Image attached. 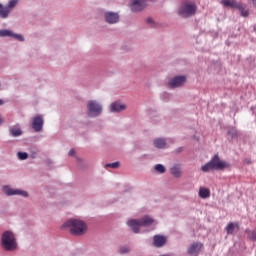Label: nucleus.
<instances>
[{"mask_svg": "<svg viewBox=\"0 0 256 256\" xmlns=\"http://www.w3.org/2000/svg\"><path fill=\"white\" fill-rule=\"evenodd\" d=\"M197 9L198 7L195 1L185 0L179 5L177 13L182 19H189L190 17L197 15Z\"/></svg>", "mask_w": 256, "mask_h": 256, "instance_id": "1", "label": "nucleus"}, {"mask_svg": "<svg viewBox=\"0 0 256 256\" xmlns=\"http://www.w3.org/2000/svg\"><path fill=\"white\" fill-rule=\"evenodd\" d=\"M63 227H69L71 235H76L77 237L87 233V224L82 220L70 219L64 223Z\"/></svg>", "mask_w": 256, "mask_h": 256, "instance_id": "2", "label": "nucleus"}, {"mask_svg": "<svg viewBox=\"0 0 256 256\" xmlns=\"http://www.w3.org/2000/svg\"><path fill=\"white\" fill-rule=\"evenodd\" d=\"M2 247L5 251H15L17 249V238L11 231H5L2 234Z\"/></svg>", "mask_w": 256, "mask_h": 256, "instance_id": "3", "label": "nucleus"}, {"mask_svg": "<svg viewBox=\"0 0 256 256\" xmlns=\"http://www.w3.org/2000/svg\"><path fill=\"white\" fill-rule=\"evenodd\" d=\"M155 223V220L149 216H144L140 220H129L127 222L128 227H131L134 233H139V228L149 227Z\"/></svg>", "mask_w": 256, "mask_h": 256, "instance_id": "4", "label": "nucleus"}, {"mask_svg": "<svg viewBox=\"0 0 256 256\" xmlns=\"http://www.w3.org/2000/svg\"><path fill=\"white\" fill-rule=\"evenodd\" d=\"M88 115L98 117L103 112V107L95 100H91L87 104Z\"/></svg>", "mask_w": 256, "mask_h": 256, "instance_id": "5", "label": "nucleus"}, {"mask_svg": "<svg viewBox=\"0 0 256 256\" xmlns=\"http://www.w3.org/2000/svg\"><path fill=\"white\" fill-rule=\"evenodd\" d=\"M186 81H187V77L185 75L175 76L169 80L168 85L172 89H177L179 87H183Z\"/></svg>", "mask_w": 256, "mask_h": 256, "instance_id": "6", "label": "nucleus"}, {"mask_svg": "<svg viewBox=\"0 0 256 256\" xmlns=\"http://www.w3.org/2000/svg\"><path fill=\"white\" fill-rule=\"evenodd\" d=\"M210 163H212L214 171H221V169H225V167H227V162L221 160V158H219V154H215L210 160Z\"/></svg>", "mask_w": 256, "mask_h": 256, "instance_id": "7", "label": "nucleus"}, {"mask_svg": "<svg viewBox=\"0 0 256 256\" xmlns=\"http://www.w3.org/2000/svg\"><path fill=\"white\" fill-rule=\"evenodd\" d=\"M147 7V1L145 0H133L130 9L133 13H139L140 11H143Z\"/></svg>", "mask_w": 256, "mask_h": 256, "instance_id": "8", "label": "nucleus"}, {"mask_svg": "<svg viewBox=\"0 0 256 256\" xmlns=\"http://www.w3.org/2000/svg\"><path fill=\"white\" fill-rule=\"evenodd\" d=\"M3 191L8 196H11V195H21L22 197H28L29 196V194H27L26 191L19 190V189H13V188H10L9 186H4Z\"/></svg>", "mask_w": 256, "mask_h": 256, "instance_id": "9", "label": "nucleus"}, {"mask_svg": "<svg viewBox=\"0 0 256 256\" xmlns=\"http://www.w3.org/2000/svg\"><path fill=\"white\" fill-rule=\"evenodd\" d=\"M201 249H203V244L201 242H194L188 247L187 253L189 255H199Z\"/></svg>", "mask_w": 256, "mask_h": 256, "instance_id": "10", "label": "nucleus"}, {"mask_svg": "<svg viewBox=\"0 0 256 256\" xmlns=\"http://www.w3.org/2000/svg\"><path fill=\"white\" fill-rule=\"evenodd\" d=\"M43 117L42 116H36L32 121V129L36 131V133H39L43 131Z\"/></svg>", "mask_w": 256, "mask_h": 256, "instance_id": "11", "label": "nucleus"}, {"mask_svg": "<svg viewBox=\"0 0 256 256\" xmlns=\"http://www.w3.org/2000/svg\"><path fill=\"white\" fill-rule=\"evenodd\" d=\"M170 173L175 179H181L183 175V168H181V164H174L170 167Z\"/></svg>", "mask_w": 256, "mask_h": 256, "instance_id": "12", "label": "nucleus"}, {"mask_svg": "<svg viewBox=\"0 0 256 256\" xmlns=\"http://www.w3.org/2000/svg\"><path fill=\"white\" fill-rule=\"evenodd\" d=\"M0 37H14V39H17L18 41H24L23 35L21 34H14L10 30H0Z\"/></svg>", "mask_w": 256, "mask_h": 256, "instance_id": "13", "label": "nucleus"}, {"mask_svg": "<svg viewBox=\"0 0 256 256\" xmlns=\"http://www.w3.org/2000/svg\"><path fill=\"white\" fill-rule=\"evenodd\" d=\"M105 19L107 23L114 24L119 22V14L115 12H107L105 14Z\"/></svg>", "mask_w": 256, "mask_h": 256, "instance_id": "14", "label": "nucleus"}, {"mask_svg": "<svg viewBox=\"0 0 256 256\" xmlns=\"http://www.w3.org/2000/svg\"><path fill=\"white\" fill-rule=\"evenodd\" d=\"M224 7H231L232 9H241V3L235 0H221Z\"/></svg>", "mask_w": 256, "mask_h": 256, "instance_id": "15", "label": "nucleus"}, {"mask_svg": "<svg viewBox=\"0 0 256 256\" xmlns=\"http://www.w3.org/2000/svg\"><path fill=\"white\" fill-rule=\"evenodd\" d=\"M198 197H200V199H209V197H211V190L207 187H200Z\"/></svg>", "mask_w": 256, "mask_h": 256, "instance_id": "16", "label": "nucleus"}, {"mask_svg": "<svg viewBox=\"0 0 256 256\" xmlns=\"http://www.w3.org/2000/svg\"><path fill=\"white\" fill-rule=\"evenodd\" d=\"M126 106L125 104H121L119 102H114L110 106V111L112 113H119V111H125Z\"/></svg>", "mask_w": 256, "mask_h": 256, "instance_id": "17", "label": "nucleus"}, {"mask_svg": "<svg viewBox=\"0 0 256 256\" xmlns=\"http://www.w3.org/2000/svg\"><path fill=\"white\" fill-rule=\"evenodd\" d=\"M9 8H7V6H3L1 3H0V18L1 19H7V17H9Z\"/></svg>", "mask_w": 256, "mask_h": 256, "instance_id": "18", "label": "nucleus"}, {"mask_svg": "<svg viewBox=\"0 0 256 256\" xmlns=\"http://www.w3.org/2000/svg\"><path fill=\"white\" fill-rule=\"evenodd\" d=\"M201 171H203V173H209V171H215V168H213V164L211 161H209L208 163L202 165Z\"/></svg>", "mask_w": 256, "mask_h": 256, "instance_id": "19", "label": "nucleus"}, {"mask_svg": "<svg viewBox=\"0 0 256 256\" xmlns=\"http://www.w3.org/2000/svg\"><path fill=\"white\" fill-rule=\"evenodd\" d=\"M235 227H237V224L230 222L227 226H226V232L227 235H233V231H235Z\"/></svg>", "mask_w": 256, "mask_h": 256, "instance_id": "20", "label": "nucleus"}, {"mask_svg": "<svg viewBox=\"0 0 256 256\" xmlns=\"http://www.w3.org/2000/svg\"><path fill=\"white\" fill-rule=\"evenodd\" d=\"M9 131L12 137H19L23 134V132L19 128H10Z\"/></svg>", "mask_w": 256, "mask_h": 256, "instance_id": "21", "label": "nucleus"}, {"mask_svg": "<svg viewBox=\"0 0 256 256\" xmlns=\"http://www.w3.org/2000/svg\"><path fill=\"white\" fill-rule=\"evenodd\" d=\"M18 3H19V0H10L8 2V5L6 7L7 9H9V13H11V9H15V7H17Z\"/></svg>", "mask_w": 256, "mask_h": 256, "instance_id": "22", "label": "nucleus"}, {"mask_svg": "<svg viewBox=\"0 0 256 256\" xmlns=\"http://www.w3.org/2000/svg\"><path fill=\"white\" fill-rule=\"evenodd\" d=\"M17 157L18 159H20V161H25V159L29 158V154H27L26 152H18Z\"/></svg>", "mask_w": 256, "mask_h": 256, "instance_id": "23", "label": "nucleus"}, {"mask_svg": "<svg viewBox=\"0 0 256 256\" xmlns=\"http://www.w3.org/2000/svg\"><path fill=\"white\" fill-rule=\"evenodd\" d=\"M240 12L242 17H249V10H245V6L241 4V8H237Z\"/></svg>", "mask_w": 256, "mask_h": 256, "instance_id": "24", "label": "nucleus"}, {"mask_svg": "<svg viewBox=\"0 0 256 256\" xmlns=\"http://www.w3.org/2000/svg\"><path fill=\"white\" fill-rule=\"evenodd\" d=\"M154 247H161V235L154 236Z\"/></svg>", "mask_w": 256, "mask_h": 256, "instance_id": "25", "label": "nucleus"}, {"mask_svg": "<svg viewBox=\"0 0 256 256\" xmlns=\"http://www.w3.org/2000/svg\"><path fill=\"white\" fill-rule=\"evenodd\" d=\"M121 163L119 162H113V163H109V164H106L105 167H111L112 169H119Z\"/></svg>", "mask_w": 256, "mask_h": 256, "instance_id": "26", "label": "nucleus"}, {"mask_svg": "<svg viewBox=\"0 0 256 256\" xmlns=\"http://www.w3.org/2000/svg\"><path fill=\"white\" fill-rule=\"evenodd\" d=\"M129 251H131V249H129V247H127V246H122V247H120L119 253H120L121 255H125V253H129Z\"/></svg>", "mask_w": 256, "mask_h": 256, "instance_id": "27", "label": "nucleus"}, {"mask_svg": "<svg viewBox=\"0 0 256 256\" xmlns=\"http://www.w3.org/2000/svg\"><path fill=\"white\" fill-rule=\"evenodd\" d=\"M228 135H230V137H232V138L237 137V129H235V128H230V129L228 130Z\"/></svg>", "mask_w": 256, "mask_h": 256, "instance_id": "28", "label": "nucleus"}, {"mask_svg": "<svg viewBox=\"0 0 256 256\" xmlns=\"http://www.w3.org/2000/svg\"><path fill=\"white\" fill-rule=\"evenodd\" d=\"M168 143H169V139L162 138L161 139V149H165V147H167Z\"/></svg>", "mask_w": 256, "mask_h": 256, "instance_id": "29", "label": "nucleus"}, {"mask_svg": "<svg viewBox=\"0 0 256 256\" xmlns=\"http://www.w3.org/2000/svg\"><path fill=\"white\" fill-rule=\"evenodd\" d=\"M248 236L250 237V239H252L253 241H256V231L252 230L248 232Z\"/></svg>", "mask_w": 256, "mask_h": 256, "instance_id": "30", "label": "nucleus"}, {"mask_svg": "<svg viewBox=\"0 0 256 256\" xmlns=\"http://www.w3.org/2000/svg\"><path fill=\"white\" fill-rule=\"evenodd\" d=\"M154 145L155 147H157L158 149H161V139H156L154 141Z\"/></svg>", "mask_w": 256, "mask_h": 256, "instance_id": "31", "label": "nucleus"}, {"mask_svg": "<svg viewBox=\"0 0 256 256\" xmlns=\"http://www.w3.org/2000/svg\"><path fill=\"white\" fill-rule=\"evenodd\" d=\"M165 243H167V237L165 236H161V246L163 247V245H165Z\"/></svg>", "mask_w": 256, "mask_h": 256, "instance_id": "32", "label": "nucleus"}, {"mask_svg": "<svg viewBox=\"0 0 256 256\" xmlns=\"http://www.w3.org/2000/svg\"><path fill=\"white\" fill-rule=\"evenodd\" d=\"M68 155H69V157H73V155H75V149H71V150L68 152Z\"/></svg>", "mask_w": 256, "mask_h": 256, "instance_id": "33", "label": "nucleus"}, {"mask_svg": "<svg viewBox=\"0 0 256 256\" xmlns=\"http://www.w3.org/2000/svg\"><path fill=\"white\" fill-rule=\"evenodd\" d=\"M155 169L158 171V173H161V164H157Z\"/></svg>", "mask_w": 256, "mask_h": 256, "instance_id": "34", "label": "nucleus"}, {"mask_svg": "<svg viewBox=\"0 0 256 256\" xmlns=\"http://www.w3.org/2000/svg\"><path fill=\"white\" fill-rule=\"evenodd\" d=\"M166 169L165 166L161 165V173H165Z\"/></svg>", "mask_w": 256, "mask_h": 256, "instance_id": "35", "label": "nucleus"}, {"mask_svg": "<svg viewBox=\"0 0 256 256\" xmlns=\"http://www.w3.org/2000/svg\"><path fill=\"white\" fill-rule=\"evenodd\" d=\"M0 125H3V117L0 114Z\"/></svg>", "mask_w": 256, "mask_h": 256, "instance_id": "36", "label": "nucleus"}, {"mask_svg": "<svg viewBox=\"0 0 256 256\" xmlns=\"http://www.w3.org/2000/svg\"><path fill=\"white\" fill-rule=\"evenodd\" d=\"M147 23H153V19L148 18V19H147Z\"/></svg>", "mask_w": 256, "mask_h": 256, "instance_id": "37", "label": "nucleus"}, {"mask_svg": "<svg viewBox=\"0 0 256 256\" xmlns=\"http://www.w3.org/2000/svg\"><path fill=\"white\" fill-rule=\"evenodd\" d=\"M254 7H256V0H251Z\"/></svg>", "mask_w": 256, "mask_h": 256, "instance_id": "38", "label": "nucleus"}, {"mask_svg": "<svg viewBox=\"0 0 256 256\" xmlns=\"http://www.w3.org/2000/svg\"><path fill=\"white\" fill-rule=\"evenodd\" d=\"M245 163H247L248 165L251 163V160H249V159H246L245 160Z\"/></svg>", "mask_w": 256, "mask_h": 256, "instance_id": "39", "label": "nucleus"}, {"mask_svg": "<svg viewBox=\"0 0 256 256\" xmlns=\"http://www.w3.org/2000/svg\"><path fill=\"white\" fill-rule=\"evenodd\" d=\"M5 103V101H3V99H0V106L3 105Z\"/></svg>", "mask_w": 256, "mask_h": 256, "instance_id": "40", "label": "nucleus"}]
</instances>
